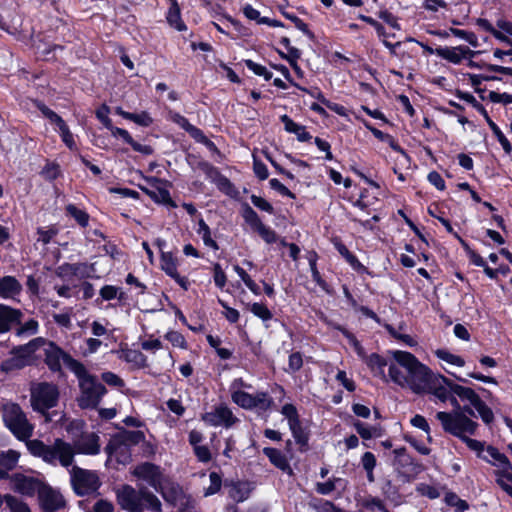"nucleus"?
<instances>
[{"instance_id":"obj_6","label":"nucleus","mask_w":512,"mask_h":512,"mask_svg":"<svg viewBox=\"0 0 512 512\" xmlns=\"http://www.w3.org/2000/svg\"><path fill=\"white\" fill-rule=\"evenodd\" d=\"M280 412L287 419L289 430L295 443L298 445L299 451L301 453L307 452L311 436L308 421L301 420L296 406L292 403L284 404Z\"/></svg>"},{"instance_id":"obj_1","label":"nucleus","mask_w":512,"mask_h":512,"mask_svg":"<svg viewBox=\"0 0 512 512\" xmlns=\"http://www.w3.org/2000/svg\"><path fill=\"white\" fill-rule=\"evenodd\" d=\"M115 494L117 504L126 512L162 511L161 501L147 487L136 489L129 484H123Z\"/></svg>"},{"instance_id":"obj_49","label":"nucleus","mask_w":512,"mask_h":512,"mask_svg":"<svg viewBox=\"0 0 512 512\" xmlns=\"http://www.w3.org/2000/svg\"><path fill=\"white\" fill-rule=\"evenodd\" d=\"M464 76L468 77L471 86L474 91H478L483 81H502V78L496 75H488V74H473V73H465Z\"/></svg>"},{"instance_id":"obj_50","label":"nucleus","mask_w":512,"mask_h":512,"mask_svg":"<svg viewBox=\"0 0 512 512\" xmlns=\"http://www.w3.org/2000/svg\"><path fill=\"white\" fill-rule=\"evenodd\" d=\"M358 19H360L363 22H365V23L369 24L370 26H372L375 29L378 37L382 38V40L383 39H387L390 36L391 37L395 36V34H388L386 32L385 27L380 22H378L377 20H375L374 18H372L370 16H366L364 14H359L358 15Z\"/></svg>"},{"instance_id":"obj_51","label":"nucleus","mask_w":512,"mask_h":512,"mask_svg":"<svg viewBox=\"0 0 512 512\" xmlns=\"http://www.w3.org/2000/svg\"><path fill=\"white\" fill-rule=\"evenodd\" d=\"M5 503L11 512H31L29 506L11 494H5Z\"/></svg>"},{"instance_id":"obj_31","label":"nucleus","mask_w":512,"mask_h":512,"mask_svg":"<svg viewBox=\"0 0 512 512\" xmlns=\"http://www.w3.org/2000/svg\"><path fill=\"white\" fill-rule=\"evenodd\" d=\"M74 457V451L72 446L62 439H56V459H59L60 463L64 467H68L72 464Z\"/></svg>"},{"instance_id":"obj_40","label":"nucleus","mask_w":512,"mask_h":512,"mask_svg":"<svg viewBox=\"0 0 512 512\" xmlns=\"http://www.w3.org/2000/svg\"><path fill=\"white\" fill-rule=\"evenodd\" d=\"M436 55L455 65L460 64L463 60L462 53L456 47H437Z\"/></svg>"},{"instance_id":"obj_23","label":"nucleus","mask_w":512,"mask_h":512,"mask_svg":"<svg viewBox=\"0 0 512 512\" xmlns=\"http://www.w3.org/2000/svg\"><path fill=\"white\" fill-rule=\"evenodd\" d=\"M263 454L269 459L270 463L274 467L288 475H293V469L291 468L287 457L281 450L274 447H264Z\"/></svg>"},{"instance_id":"obj_57","label":"nucleus","mask_w":512,"mask_h":512,"mask_svg":"<svg viewBox=\"0 0 512 512\" xmlns=\"http://www.w3.org/2000/svg\"><path fill=\"white\" fill-rule=\"evenodd\" d=\"M164 338L169 341L174 347H179L181 349H187L188 348V343L185 339V337L183 336V334H181L180 332L178 331H168L165 335H164Z\"/></svg>"},{"instance_id":"obj_37","label":"nucleus","mask_w":512,"mask_h":512,"mask_svg":"<svg viewBox=\"0 0 512 512\" xmlns=\"http://www.w3.org/2000/svg\"><path fill=\"white\" fill-rule=\"evenodd\" d=\"M486 123L488 124L489 128L491 129L492 133L502 146L505 154L511 155L512 154V144L507 139V137L504 135L502 130L499 128V126L490 118L486 120Z\"/></svg>"},{"instance_id":"obj_62","label":"nucleus","mask_w":512,"mask_h":512,"mask_svg":"<svg viewBox=\"0 0 512 512\" xmlns=\"http://www.w3.org/2000/svg\"><path fill=\"white\" fill-rule=\"evenodd\" d=\"M250 200H251L252 204L259 210L266 212L268 214H271V215L275 214V209H274L273 205L266 199L262 198L261 196L252 194L250 196Z\"/></svg>"},{"instance_id":"obj_17","label":"nucleus","mask_w":512,"mask_h":512,"mask_svg":"<svg viewBox=\"0 0 512 512\" xmlns=\"http://www.w3.org/2000/svg\"><path fill=\"white\" fill-rule=\"evenodd\" d=\"M132 475L146 481L155 491H160L164 475L159 465L151 462L140 463L134 467Z\"/></svg>"},{"instance_id":"obj_16","label":"nucleus","mask_w":512,"mask_h":512,"mask_svg":"<svg viewBox=\"0 0 512 512\" xmlns=\"http://www.w3.org/2000/svg\"><path fill=\"white\" fill-rule=\"evenodd\" d=\"M38 502L42 511L57 512L66 507V500L63 495L52 488L49 484H44L39 489Z\"/></svg>"},{"instance_id":"obj_22","label":"nucleus","mask_w":512,"mask_h":512,"mask_svg":"<svg viewBox=\"0 0 512 512\" xmlns=\"http://www.w3.org/2000/svg\"><path fill=\"white\" fill-rule=\"evenodd\" d=\"M112 136L114 137H121L122 140L130 145L132 149L136 152H139L143 155H151L154 153V149L150 145H142L139 142L135 141L131 134L123 128L116 127L112 124V127L107 128Z\"/></svg>"},{"instance_id":"obj_18","label":"nucleus","mask_w":512,"mask_h":512,"mask_svg":"<svg viewBox=\"0 0 512 512\" xmlns=\"http://www.w3.org/2000/svg\"><path fill=\"white\" fill-rule=\"evenodd\" d=\"M13 489L21 495L32 497L36 493L39 494V489L44 486V482L38 478L26 476L22 473H15L11 476Z\"/></svg>"},{"instance_id":"obj_12","label":"nucleus","mask_w":512,"mask_h":512,"mask_svg":"<svg viewBox=\"0 0 512 512\" xmlns=\"http://www.w3.org/2000/svg\"><path fill=\"white\" fill-rule=\"evenodd\" d=\"M71 485L74 493L83 497L98 492L102 483L95 471L75 467L71 475Z\"/></svg>"},{"instance_id":"obj_52","label":"nucleus","mask_w":512,"mask_h":512,"mask_svg":"<svg viewBox=\"0 0 512 512\" xmlns=\"http://www.w3.org/2000/svg\"><path fill=\"white\" fill-rule=\"evenodd\" d=\"M126 120L132 121L135 124L142 127H149L153 124V118L147 111H141L140 113L126 114Z\"/></svg>"},{"instance_id":"obj_25","label":"nucleus","mask_w":512,"mask_h":512,"mask_svg":"<svg viewBox=\"0 0 512 512\" xmlns=\"http://www.w3.org/2000/svg\"><path fill=\"white\" fill-rule=\"evenodd\" d=\"M226 486H229L228 496L235 502L241 503L247 500L251 493V487L248 481L242 480H231L229 483L226 482Z\"/></svg>"},{"instance_id":"obj_33","label":"nucleus","mask_w":512,"mask_h":512,"mask_svg":"<svg viewBox=\"0 0 512 512\" xmlns=\"http://www.w3.org/2000/svg\"><path fill=\"white\" fill-rule=\"evenodd\" d=\"M169 119L177 124L179 127H181L184 131H186L191 138H194L197 133L201 130L200 128L196 127L195 125L191 124L189 120L181 115L179 112H175L170 110L169 111Z\"/></svg>"},{"instance_id":"obj_5","label":"nucleus","mask_w":512,"mask_h":512,"mask_svg":"<svg viewBox=\"0 0 512 512\" xmlns=\"http://www.w3.org/2000/svg\"><path fill=\"white\" fill-rule=\"evenodd\" d=\"M46 344V339L36 337L23 345L15 346L11 349V357L3 360L0 364V370L5 373H11L21 370L27 366L35 364L34 354L37 350Z\"/></svg>"},{"instance_id":"obj_2","label":"nucleus","mask_w":512,"mask_h":512,"mask_svg":"<svg viewBox=\"0 0 512 512\" xmlns=\"http://www.w3.org/2000/svg\"><path fill=\"white\" fill-rule=\"evenodd\" d=\"M394 360L407 371V387L416 394H423L436 375L427 365L408 351L396 350L392 353Z\"/></svg>"},{"instance_id":"obj_32","label":"nucleus","mask_w":512,"mask_h":512,"mask_svg":"<svg viewBox=\"0 0 512 512\" xmlns=\"http://www.w3.org/2000/svg\"><path fill=\"white\" fill-rule=\"evenodd\" d=\"M165 17L170 27L176 29L179 32L187 30V25L181 17V8L179 4L169 6Z\"/></svg>"},{"instance_id":"obj_13","label":"nucleus","mask_w":512,"mask_h":512,"mask_svg":"<svg viewBox=\"0 0 512 512\" xmlns=\"http://www.w3.org/2000/svg\"><path fill=\"white\" fill-rule=\"evenodd\" d=\"M33 106L41 112L43 117L47 118L51 124L57 126L63 143L70 149L76 148L74 136L70 131L69 126L65 120L57 114L55 111L50 109L42 100L32 99Z\"/></svg>"},{"instance_id":"obj_20","label":"nucleus","mask_w":512,"mask_h":512,"mask_svg":"<svg viewBox=\"0 0 512 512\" xmlns=\"http://www.w3.org/2000/svg\"><path fill=\"white\" fill-rule=\"evenodd\" d=\"M443 377H445L442 374L436 375V380H433L432 383L429 385L427 390H425V393H429L434 395L436 398H438L441 402L450 401V403L456 407L457 409H460V405L458 403L457 398L452 394V391L450 388H448L443 383Z\"/></svg>"},{"instance_id":"obj_15","label":"nucleus","mask_w":512,"mask_h":512,"mask_svg":"<svg viewBox=\"0 0 512 512\" xmlns=\"http://www.w3.org/2000/svg\"><path fill=\"white\" fill-rule=\"evenodd\" d=\"M201 420L208 426H221L226 429L233 427L240 421L225 403L215 405L211 411L202 414Z\"/></svg>"},{"instance_id":"obj_38","label":"nucleus","mask_w":512,"mask_h":512,"mask_svg":"<svg viewBox=\"0 0 512 512\" xmlns=\"http://www.w3.org/2000/svg\"><path fill=\"white\" fill-rule=\"evenodd\" d=\"M281 14L286 19L290 20L295 27L300 30L305 36L308 37L309 40L315 41V34L312 30H310L307 23H305L301 18H299L294 13H290L288 11H281Z\"/></svg>"},{"instance_id":"obj_4","label":"nucleus","mask_w":512,"mask_h":512,"mask_svg":"<svg viewBox=\"0 0 512 512\" xmlns=\"http://www.w3.org/2000/svg\"><path fill=\"white\" fill-rule=\"evenodd\" d=\"M76 370L74 375L78 379L80 390V396L77 398L78 406L83 410L97 409L108 392L106 386L98 380L96 375L89 373L84 364Z\"/></svg>"},{"instance_id":"obj_45","label":"nucleus","mask_w":512,"mask_h":512,"mask_svg":"<svg viewBox=\"0 0 512 512\" xmlns=\"http://www.w3.org/2000/svg\"><path fill=\"white\" fill-rule=\"evenodd\" d=\"M366 365L371 369H377L379 374L384 375V368L387 365V360L378 353H371L370 355H365L363 359Z\"/></svg>"},{"instance_id":"obj_46","label":"nucleus","mask_w":512,"mask_h":512,"mask_svg":"<svg viewBox=\"0 0 512 512\" xmlns=\"http://www.w3.org/2000/svg\"><path fill=\"white\" fill-rule=\"evenodd\" d=\"M248 309L254 316L258 317L263 322L269 321L273 318V313L263 303L254 302L252 304H248Z\"/></svg>"},{"instance_id":"obj_7","label":"nucleus","mask_w":512,"mask_h":512,"mask_svg":"<svg viewBox=\"0 0 512 512\" xmlns=\"http://www.w3.org/2000/svg\"><path fill=\"white\" fill-rule=\"evenodd\" d=\"M190 166L197 160L196 167L205 173L206 177L215 183L217 189L232 199L239 198V191L229 178L223 175L220 170L210 162L203 160L200 156L189 154L187 157Z\"/></svg>"},{"instance_id":"obj_61","label":"nucleus","mask_w":512,"mask_h":512,"mask_svg":"<svg viewBox=\"0 0 512 512\" xmlns=\"http://www.w3.org/2000/svg\"><path fill=\"white\" fill-rule=\"evenodd\" d=\"M212 271H213V280H214L215 286L222 290L227 283V276H226L224 270L222 269V266L220 265V263H218V262L214 263L213 267H212Z\"/></svg>"},{"instance_id":"obj_8","label":"nucleus","mask_w":512,"mask_h":512,"mask_svg":"<svg viewBox=\"0 0 512 512\" xmlns=\"http://www.w3.org/2000/svg\"><path fill=\"white\" fill-rule=\"evenodd\" d=\"M60 392L54 383L40 382L31 388V406L35 412L46 415L58 405Z\"/></svg>"},{"instance_id":"obj_27","label":"nucleus","mask_w":512,"mask_h":512,"mask_svg":"<svg viewBox=\"0 0 512 512\" xmlns=\"http://www.w3.org/2000/svg\"><path fill=\"white\" fill-rule=\"evenodd\" d=\"M443 383L450 388L454 396L459 397L462 402L472 403L478 393L471 387L459 385L448 377H443Z\"/></svg>"},{"instance_id":"obj_24","label":"nucleus","mask_w":512,"mask_h":512,"mask_svg":"<svg viewBox=\"0 0 512 512\" xmlns=\"http://www.w3.org/2000/svg\"><path fill=\"white\" fill-rule=\"evenodd\" d=\"M22 284L15 276L6 275L0 278V297L15 299L22 292Z\"/></svg>"},{"instance_id":"obj_59","label":"nucleus","mask_w":512,"mask_h":512,"mask_svg":"<svg viewBox=\"0 0 512 512\" xmlns=\"http://www.w3.org/2000/svg\"><path fill=\"white\" fill-rule=\"evenodd\" d=\"M416 492L424 497H427L431 500L437 499L440 497L439 490L432 485H429L427 483H419L416 486Z\"/></svg>"},{"instance_id":"obj_63","label":"nucleus","mask_w":512,"mask_h":512,"mask_svg":"<svg viewBox=\"0 0 512 512\" xmlns=\"http://www.w3.org/2000/svg\"><path fill=\"white\" fill-rule=\"evenodd\" d=\"M486 451L491 458H493L499 463L500 466H502V469L507 468L511 464L509 458L504 453H501L496 447L488 445Z\"/></svg>"},{"instance_id":"obj_36","label":"nucleus","mask_w":512,"mask_h":512,"mask_svg":"<svg viewBox=\"0 0 512 512\" xmlns=\"http://www.w3.org/2000/svg\"><path fill=\"white\" fill-rule=\"evenodd\" d=\"M475 24L484 31L490 33L495 39L506 44H512V40L500 30H497L486 18H477Z\"/></svg>"},{"instance_id":"obj_19","label":"nucleus","mask_w":512,"mask_h":512,"mask_svg":"<svg viewBox=\"0 0 512 512\" xmlns=\"http://www.w3.org/2000/svg\"><path fill=\"white\" fill-rule=\"evenodd\" d=\"M141 176L144 178L146 183L153 188L154 190V198H151L155 203L165 204L170 207H176V203L171 198L170 192L167 189V184L169 183L165 179H161L155 176H145L141 171H139Z\"/></svg>"},{"instance_id":"obj_39","label":"nucleus","mask_w":512,"mask_h":512,"mask_svg":"<svg viewBox=\"0 0 512 512\" xmlns=\"http://www.w3.org/2000/svg\"><path fill=\"white\" fill-rule=\"evenodd\" d=\"M160 268L167 276H171L178 272V260L171 252H162L160 254Z\"/></svg>"},{"instance_id":"obj_60","label":"nucleus","mask_w":512,"mask_h":512,"mask_svg":"<svg viewBox=\"0 0 512 512\" xmlns=\"http://www.w3.org/2000/svg\"><path fill=\"white\" fill-rule=\"evenodd\" d=\"M451 33L460 39L465 40L473 47H478L479 42L476 34L472 31L457 29V28H451Z\"/></svg>"},{"instance_id":"obj_10","label":"nucleus","mask_w":512,"mask_h":512,"mask_svg":"<svg viewBox=\"0 0 512 512\" xmlns=\"http://www.w3.org/2000/svg\"><path fill=\"white\" fill-rule=\"evenodd\" d=\"M394 466L404 482L414 481L424 470V465L412 457L406 447H399L393 450Z\"/></svg>"},{"instance_id":"obj_21","label":"nucleus","mask_w":512,"mask_h":512,"mask_svg":"<svg viewBox=\"0 0 512 512\" xmlns=\"http://www.w3.org/2000/svg\"><path fill=\"white\" fill-rule=\"evenodd\" d=\"M22 312L0 303V334L9 332L14 325L21 323Z\"/></svg>"},{"instance_id":"obj_26","label":"nucleus","mask_w":512,"mask_h":512,"mask_svg":"<svg viewBox=\"0 0 512 512\" xmlns=\"http://www.w3.org/2000/svg\"><path fill=\"white\" fill-rule=\"evenodd\" d=\"M119 358L133 365L135 369H144L148 367L147 356L139 350L130 349L127 346L120 349Z\"/></svg>"},{"instance_id":"obj_42","label":"nucleus","mask_w":512,"mask_h":512,"mask_svg":"<svg viewBox=\"0 0 512 512\" xmlns=\"http://www.w3.org/2000/svg\"><path fill=\"white\" fill-rule=\"evenodd\" d=\"M444 502L447 506L454 507L455 512H465L470 508L469 503L466 500L459 498V496L453 491L445 493Z\"/></svg>"},{"instance_id":"obj_64","label":"nucleus","mask_w":512,"mask_h":512,"mask_svg":"<svg viewBox=\"0 0 512 512\" xmlns=\"http://www.w3.org/2000/svg\"><path fill=\"white\" fill-rule=\"evenodd\" d=\"M388 374L390 379L397 385L401 387L407 386V375H404L395 364H390Z\"/></svg>"},{"instance_id":"obj_56","label":"nucleus","mask_w":512,"mask_h":512,"mask_svg":"<svg viewBox=\"0 0 512 512\" xmlns=\"http://www.w3.org/2000/svg\"><path fill=\"white\" fill-rule=\"evenodd\" d=\"M303 355L301 352H292L288 357V369L285 371L288 373H296L303 367Z\"/></svg>"},{"instance_id":"obj_55","label":"nucleus","mask_w":512,"mask_h":512,"mask_svg":"<svg viewBox=\"0 0 512 512\" xmlns=\"http://www.w3.org/2000/svg\"><path fill=\"white\" fill-rule=\"evenodd\" d=\"M101 379L105 384L111 387L121 389L125 386V381L112 371H105L101 373Z\"/></svg>"},{"instance_id":"obj_48","label":"nucleus","mask_w":512,"mask_h":512,"mask_svg":"<svg viewBox=\"0 0 512 512\" xmlns=\"http://www.w3.org/2000/svg\"><path fill=\"white\" fill-rule=\"evenodd\" d=\"M20 454L12 449L6 452L0 453V467H4L8 470H13L19 460Z\"/></svg>"},{"instance_id":"obj_47","label":"nucleus","mask_w":512,"mask_h":512,"mask_svg":"<svg viewBox=\"0 0 512 512\" xmlns=\"http://www.w3.org/2000/svg\"><path fill=\"white\" fill-rule=\"evenodd\" d=\"M434 354L438 359L451 365H455L457 367L465 366V360L461 356L452 354L446 349H437Z\"/></svg>"},{"instance_id":"obj_34","label":"nucleus","mask_w":512,"mask_h":512,"mask_svg":"<svg viewBox=\"0 0 512 512\" xmlns=\"http://www.w3.org/2000/svg\"><path fill=\"white\" fill-rule=\"evenodd\" d=\"M196 232L201 236L206 247L211 248L214 251L219 250L218 243L212 238L210 227L202 217H200L198 220V229Z\"/></svg>"},{"instance_id":"obj_14","label":"nucleus","mask_w":512,"mask_h":512,"mask_svg":"<svg viewBox=\"0 0 512 512\" xmlns=\"http://www.w3.org/2000/svg\"><path fill=\"white\" fill-rule=\"evenodd\" d=\"M241 216L245 223L253 231L257 232L267 244H273L278 241L277 233L272 228L265 225L257 212L246 202L241 206Z\"/></svg>"},{"instance_id":"obj_29","label":"nucleus","mask_w":512,"mask_h":512,"mask_svg":"<svg viewBox=\"0 0 512 512\" xmlns=\"http://www.w3.org/2000/svg\"><path fill=\"white\" fill-rule=\"evenodd\" d=\"M329 326L342 333V335L348 340L349 344L353 347L356 354L361 358L364 359L366 352L364 347L362 346L361 342L357 339V337L349 331L344 325H341L336 322H329Z\"/></svg>"},{"instance_id":"obj_3","label":"nucleus","mask_w":512,"mask_h":512,"mask_svg":"<svg viewBox=\"0 0 512 512\" xmlns=\"http://www.w3.org/2000/svg\"><path fill=\"white\" fill-rule=\"evenodd\" d=\"M469 416L477 417L470 406H463L462 409L452 412L439 411L436 413V419L441 423L443 431L460 440L466 435H475L479 427V424Z\"/></svg>"},{"instance_id":"obj_41","label":"nucleus","mask_w":512,"mask_h":512,"mask_svg":"<svg viewBox=\"0 0 512 512\" xmlns=\"http://www.w3.org/2000/svg\"><path fill=\"white\" fill-rule=\"evenodd\" d=\"M274 407V400L266 391H257L254 395L253 409L266 412Z\"/></svg>"},{"instance_id":"obj_28","label":"nucleus","mask_w":512,"mask_h":512,"mask_svg":"<svg viewBox=\"0 0 512 512\" xmlns=\"http://www.w3.org/2000/svg\"><path fill=\"white\" fill-rule=\"evenodd\" d=\"M64 212L65 216L73 219L81 229H85L89 226L90 215L84 208H80L73 203H68L64 207Z\"/></svg>"},{"instance_id":"obj_9","label":"nucleus","mask_w":512,"mask_h":512,"mask_svg":"<svg viewBox=\"0 0 512 512\" xmlns=\"http://www.w3.org/2000/svg\"><path fill=\"white\" fill-rule=\"evenodd\" d=\"M46 346L44 348V363L48 369L53 373H62V362L73 373L82 366V362L73 358L69 353L65 352L59 345L53 341L46 339Z\"/></svg>"},{"instance_id":"obj_30","label":"nucleus","mask_w":512,"mask_h":512,"mask_svg":"<svg viewBox=\"0 0 512 512\" xmlns=\"http://www.w3.org/2000/svg\"><path fill=\"white\" fill-rule=\"evenodd\" d=\"M118 439L123 447L138 445L145 441V434L141 430H127L122 428L118 433Z\"/></svg>"},{"instance_id":"obj_11","label":"nucleus","mask_w":512,"mask_h":512,"mask_svg":"<svg viewBox=\"0 0 512 512\" xmlns=\"http://www.w3.org/2000/svg\"><path fill=\"white\" fill-rule=\"evenodd\" d=\"M4 422L11 433L20 441H25L32 435L33 427L18 404H12L5 409Z\"/></svg>"},{"instance_id":"obj_53","label":"nucleus","mask_w":512,"mask_h":512,"mask_svg":"<svg viewBox=\"0 0 512 512\" xmlns=\"http://www.w3.org/2000/svg\"><path fill=\"white\" fill-rule=\"evenodd\" d=\"M210 485L205 488L204 496H211L217 494L222 487V477L217 472H210L209 474Z\"/></svg>"},{"instance_id":"obj_54","label":"nucleus","mask_w":512,"mask_h":512,"mask_svg":"<svg viewBox=\"0 0 512 512\" xmlns=\"http://www.w3.org/2000/svg\"><path fill=\"white\" fill-rule=\"evenodd\" d=\"M461 441L465 443L470 450L477 452V456L479 458H482L486 462H490L487 457L482 456V452L485 449V442L470 438L469 435H466L461 439Z\"/></svg>"},{"instance_id":"obj_35","label":"nucleus","mask_w":512,"mask_h":512,"mask_svg":"<svg viewBox=\"0 0 512 512\" xmlns=\"http://www.w3.org/2000/svg\"><path fill=\"white\" fill-rule=\"evenodd\" d=\"M455 96L462 101H465L469 105H471L477 112H479L486 120L490 118L487 110L485 107L469 92L462 91L460 89H457L455 91Z\"/></svg>"},{"instance_id":"obj_44","label":"nucleus","mask_w":512,"mask_h":512,"mask_svg":"<svg viewBox=\"0 0 512 512\" xmlns=\"http://www.w3.org/2000/svg\"><path fill=\"white\" fill-rule=\"evenodd\" d=\"M232 401L238 405L239 407L246 409V410H252L253 409V401H254V395L243 391V390H237L232 392L231 394Z\"/></svg>"},{"instance_id":"obj_58","label":"nucleus","mask_w":512,"mask_h":512,"mask_svg":"<svg viewBox=\"0 0 512 512\" xmlns=\"http://www.w3.org/2000/svg\"><path fill=\"white\" fill-rule=\"evenodd\" d=\"M354 428L360 437L364 440H370L373 437H380V433H373L372 430H376V426L367 427L365 423L361 421H356L354 423Z\"/></svg>"},{"instance_id":"obj_43","label":"nucleus","mask_w":512,"mask_h":512,"mask_svg":"<svg viewBox=\"0 0 512 512\" xmlns=\"http://www.w3.org/2000/svg\"><path fill=\"white\" fill-rule=\"evenodd\" d=\"M41 177L48 181L53 182L62 175L60 165L55 161H46V164L40 171Z\"/></svg>"}]
</instances>
